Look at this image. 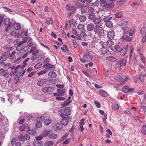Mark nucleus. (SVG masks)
I'll return each instance as SVG.
<instances>
[{
  "instance_id": "nucleus-1",
  "label": "nucleus",
  "mask_w": 146,
  "mask_h": 146,
  "mask_svg": "<svg viewBox=\"0 0 146 146\" xmlns=\"http://www.w3.org/2000/svg\"><path fill=\"white\" fill-rule=\"evenodd\" d=\"M26 45L24 44H22V42H21L18 44L16 47V50L19 52L18 54L20 55H23L26 52V50L25 48L26 47Z\"/></svg>"
},
{
  "instance_id": "nucleus-2",
  "label": "nucleus",
  "mask_w": 146,
  "mask_h": 146,
  "mask_svg": "<svg viewBox=\"0 0 146 146\" xmlns=\"http://www.w3.org/2000/svg\"><path fill=\"white\" fill-rule=\"evenodd\" d=\"M94 31L95 34H98L99 36H104V30H103V28L100 27V25L98 26V25H96L94 29ZM105 32H107L105 31Z\"/></svg>"
},
{
  "instance_id": "nucleus-3",
  "label": "nucleus",
  "mask_w": 146,
  "mask_h": 146,
  "mask_svg": "<svg viewBox=\"0 0 146 146\" xmlns=\"http://www.w3.org/2000/svg\"><path fill=\"white\" fill-rule=\"evenodd\" d=\"M60 117L62 118L60 121L61 123L64 125H67L68 123V120L69 119V116L63 113H60Z\"/></svg>"
},
{
  "instance_id": "nucleus-4",
  "label": "nucleus",
  "mask_w": 146,
  "mask_h": 146,
  "mask_svg": "<svg viewBox=\"0 0 146 146\" xmlns=\"http://www.w3.org/2000/svg\"><path fill=\"white\" fill-rule=\"evenodd\" d=\"M127 60L126 59L122 58L119 60L116 63V66L118 68L121 69L126 64Z\"/></svg>"
},
{
  "instance_id": "nucleus-5",
  "label": "nucleus",
  "mask_w": 146,
  "mask_h": 146,
  "mask_svg": "<svg viewBox=\"0 0 146 146\" xmlns=\"http://www.w3.org/2000/svg\"><path fill=\"white\" fill-rule=\"evenodd\" d=\"M75 5L77 8L80 7V11L82 14L85 13L87 12V9L86 7L83 6H80V3L75 4Z\"/></svg>"
},
{
  "instance_id": "nucleus-6",
  "label": "nucleus",
  "mask_w": 146,
  "mask_h": 146,
  "mask_svg": "<svg viewBox=\"0 0 146 146\" xmlns=\"http://www.w3.org/2000/svg\"><path fill=\"white\" fill-rule=\"evenodd\" d=\"M110 11H107V9H105L104 10H102L101 11H100L99 15V16L100 17L102 18L104 17L105 16L107 15H109Z\"/></svg>"
},
{
  "instance_id": "nucleus-7",
  "label": "nucleus",
  "mask_w": 146,
  "mask_h": 146,
  "mask_svg": "<svg viewBox=\"0 0 146 146\" xmlns=\"http://www.w3.org/2000/svg\"><path fill=\"white\" fill-rule=\"evenodd\" d=\"M83 58L86 62H89L91 61L92 59V57L91 55L89 54H84L83 56Z\"/></svg>"
},
{
  "instance_id": "nucleus-8",
  "label": "nucleus",
  "mask_w": 146,
  "mask_h": 146,
  "mask_svg": "<svg viewBox=\"0 0 146 146\" xmlns=\"http://www.w3.org/2000/svg\"><path fill=\"white\" fill-rule=\"evenodd\" d=\"M43 66L48 70H51L52 68H54L55 66L54 65H52L49 63H46L44 64Z\"/></svg>"
},
{
  "instance_id": "nucleus-9",
  "label": "nucleus",
  "mask_w": 146,
  "mask_h": 146,
  "mask_svg": "<svg viewBox=\"0 0 146 146\" xmlns=\"http://www.w3.org/2000/svg\"><path fill=\"white\" fill-rule=\"evenodd\" d=\"M65 8L66 10L68 11H73V12H75L76 11V8L69 4H67Z\"/></svg>"
},
{
  "instance_id": "nucleus-10",
  "label": "nucleus",
  "mask_w": 146,
  "mask_h": 146,
  "mask_svg": "<svg viewBox=\"0 0 146 146\" xmlns=\"http://www.w3.org/2000/svg\"><path fill=\"white\" fill-rule=\"evenodd\" d=\"M115 33L113 31H111L108 33L107 36L108 38L110 40H112L115 37Z\"/></svg>"
},
{
  "instance_id": "nucleus-11",
  "label": "nucleus",
  "mask_w": 146,
  "mask_h": 146,
  "mask_svg": "<svg viewBox=\"0 0 146 146\" xmlns=\"http://www.w3.org/2000/svg\"><path fill=\"white\" fill-rule=\"evenodd\" d=\"M62 125L59 123H56L53 126V128L55 131L61 130L62 128Z\"/></svg>"
},
{
  "instance_id": "nucleus-12",
  "label": "nucleus",
  "mask_w": 146,
  "mask_h": 146,
  "mask_svg": "<svg viewBox=\"0 0 146 146\" xmlns=\"http://www.w3.org/2000/svg\"><path fill=\"white\" fill-rule=\"evenodd\" d=\"M47 81L48 80L46 79H42L38 82L37 85L38 86H41L44 84H46L47 82Z\"/></svg>"
},
{
  "instance_id": "nucleus-13",
  "label": "nucleus",
  "mask_w": 146,
  "mask_h": 146,
  "mask_svg": "<svg viewBox=\"0 0 146 146\" xmlns=\"http://www.w3.org/2000/svg\"><path fill=\"white\" fill-rule=\"evenodd\" d=\"M95 27L93 23H89L87 25L86 27V29L88 31L91 32L94 30Z\"/></svg>"
},
{
  "instance_id": "nucleus-14",
  "label": "nucleus",
  "mask_w": 146,
  "mask_h": 146,
  "mask_svg": "<svg viewBox=\"0 0 146 146\" xmlns=\"http://www.w3.org/2000/svg\"><path fill=\"white\" fill-rule=\"evenodd\" d=\"M57 91L59 94V96H62L64 95V94L65 93V89L62 88L57 89Z\"/></svg>"
},
{
  "instance_id": "nucleus-15",
  "label": "nucleus",
  "mask_w": 146,
  "mask_h": 146,
  "mask_svg": "<svg viewBox=\"0 0 146 146\" xmlns=\"http://www.w3.org/2000/svg\"><path fill=\"white\" fill-rule=\"evenodd\" d=\"M0 74L5 77L8 78L9 77V74L8 73L7 70H4L3 69L1 71Z\"/></svg>"
},
{
  "instance_id": "nucleus-16",
  "label": "nucleus",
  "mask_w": 146,
  "mask_h": 146,
  "mask_svg": "<svg viewBox=\"0 0 146 146\" xmlns=\"http://www.w3.org/2000/svg\"><path fill=\"white\" fill-rule=\"evenodd\" d=\"M146 112V106H142L141 107L139 110V113L141 115H144Z\"/></svg>"
},
{
  "instance_id": "nucleus-17",
  "label": "nucleus",
  "mask_w": 146,
  "mask_h": 146,
  "mask_svg": "<svg viewBox=\"0 0 146 146\" xmlns=\"http://www.w3.org/2000/svg\"><path fill=\"white\" fill-rule=\"evenodd\" d=\"M10 52H6L3 53L0 57V60L1 61H4L7 58V56L6 55L7 54H9Z\"/></svg>"
},
{
  "instance_id": "nucleus-18",
  "label": "nucleus",
  "mask_w": 146,
  "mask_h": 146,
  "mask_svg": "<svg viewBox=\"0 0 146 146\" xmlns=\"http://www.w3.org/2000/svg\"><path fill=\"white\" fill-rule=\"evenodd\" d=\"M53 90V88L50 87H45L42 88V91L44 93L51 92Z\"/></svg>"
},
{
  "instance_id": "nucleus-19",
  "label": "nucleus",
  "mask_w": 146,
  "mask_h": 146,
  "mask_svg": "<svg viewBox=\"0 0 146 146\" xmlns=\"http://www.w3.org/2000/svg\"><path fill=\"white\" fill-rule=\"evenodd\" d=\"M99 93L101 96L105 97L107 96L108 93L103 90H100L99 91Z\"/></svg>"
},
{
  "instance_id": "nucleus-20",
  "label": "nucleus",
  "mask_w": 146,
  "mask_h": 146,
  "mask_svg": "<svg viewBox=\"0 0 146 146\" xmlns=\"http://www.w3.org/2000/svg\"><path fill=\"white\" fill-rule=\"evenodd\" d=\"M106 60L109 61L111 62H115L117 61V59L115 58L112 56H109L107 57L106 58Z\"/></svg>"
},
{
  "instance_id": "nucleus-21",
  "label": "nucleus",
  "mask_w": 146,
  "mask_h": 146,
  "mask_svg": "<svg viewBox=\"0 0 146 146\" xmlns=\"http://www.w3.org/2000/svg\"><path fill=\"white\" fill-rule=\"evenodd\" d=\"M128 23V21H122L119 22V25L121 26L122 29L125 27H127L126 25Z\"/></svg>"
},
{
  "instance_id": "nucleus-22",
  "label": "nucleus",
  "mask_w": 146,
  "mask_h": 146,
  "mask_svg": "<svg viewBox=\"0 0 146 146\" xmlns=\"http://www.w3.org/2000/svg\"><path fill=\"white\" fill-rule=\"evenodd\" d=\"M128 45H126L125 48H123L122 50L121 51L120 55L121 56H123L125 54L127 51V49L128 48Z\"/></svg>"
},
{
  "instance_id": "nucleus-23",
  "label": "nucleus",
  "mask_w": 146,
  "mask_h": 146,
  "mask_svg": "<svg viewBox=\"0 0 146 146\" xmlns=\"http://www.w3.org/2000/svg\"><path fill=\"white\" fill-rule=\"evenodd\" d=\"M64 112L66 115H70L71 113V109L70 107H67L65 108L64 110Z\"/></svg>"
},
{
  "instance_id": "nucleus-24",
  "label": "nucleus",
  "mask_w": 146,
  "mask_h": 146,
  "mask_svg": "<svg viewBox=\"0 0 146 146\" xmlns=\"http://www.w3.org/2000/svg\"><path fill=\"white\" fill-rule=\"evenodd\" d=\"M121 38L126 41L130 42L132 40V38L131 37L126 35L122 36Z\"/></svg>"
},
{
  "instance_id": "nucleus-25",
  "label": "nucleus",
  "mask_w": 146,
  "mask_h": 146,
  "mask_svg": "<svg viewBox=\"0 0 146 146\" xmlns=\"http://www.w3.org/2000/svg\"><path fill=\"white\" fill-rule=\"evenodd\" d=\"M23 35L22 36V38L23 41L21 42H22V44H24L27 41V33L25 32L23 33Z\"/></svg>"
},
{
  "instance_id": "nucleus-26",
  "label": "nucleus",
  "mask_w": 146,
  "mask_h": 146,
  "mask_svg": "<svg viewBox=\"0 0 146 146\" xmlns=\"http://www.w3.org/2000/svg\"><path fill=\"white\" fill-rule=\"evenodd\" d=\"M16 52L15 51H13L9 56V58L11 60H15L16 59V56L15 55Z\"/></svg>"
},
{
  "instance_id": "nucleus-27",
  "label": "nucleus",
  "mask_w": 146,
  "mask_h": 146,
  "mask_svg": "<svg viewBox=\"0 0 146 146\" xmlns=\"http://www.w3.org/2000/svg\"><path fill=\"white\" fill-rule=\"evenodd\" d=\"M13 27L15 29L17 30H19L21 29V25L19 23L15 22L13 24Z\"/></svg>"
},
{
  "instance_id": "nucleus-28",
  "label": "nucleus",
  "mask_w": 146,
  "mask_h": 146,
  "mask_svg": "<svg viewBox=\"0 0 146 146\" xmlns=\"http://www.w3.org/2000/svg\"><path fill=\"white\" fill-rule=\"evenodd\" d=\"M33 145L34 146H42L43 143L40 141L35 140L33 143Z\"/></svg>"
},
{
  "instance_id": "nucleus-29",
  "label": "nucleus",
  "mask_w": 146,
  "mask_h": 146,
  "mask_svg": "<svg viewBox=\"0 0 146 146\" xmlns=\"http://www.w3.org/2000/svg\"><path fill=\"white\" fill-rule=\"evenodd\" d=\"M48 76L50 78H54L57 76V74L55 72L53 71H50L49 72Z\"/></svg>"
},
{
  "instance_id": "nucleus-30",
  "label": "nucleus",
  "mask_w": 146,
  "mask_h": 146,
  "mask_svg": "<svg viewBox=\"0 0 146 146\" xmlns=\"http://www.w3.org/2000/svg\"><path fill=\"white\" fill-rule=\"evenodd\" d=\"M101 21V19L99 18L96 17L93 20L94 23L96 25L99 24Z\"/></svg>"
},
{
  "instance_id": "nucleus-31",
  "label": "nucleus",
  "mask_w": 146,
  "mask_h": 146,
  "mask_svg": "<svg viewBox=\"0 0 146 146\" xmlns=\"http://www.w3.org/2000/svg\"><path fill=\"white\" fill-rule=\"evenodd\" d=\"M10 20L8 18H5L3 20V23L5 25H9L10 24H12L10 22Z\"/></svg>"
},
{
  "instance_id": "nucleus-32",
  "label": "nucleus",
  "mask_w": 146,
  "mask_h": 146,
  "mask_svg": "<svg viewBox=\"0 0 146 146\" xmlns=\"http://www.w3.org/2000/svg\"><path fill=\"white\" fill-rule=\"evenodd\" d=\"M105 25L107 27L109 28H111L113 27V23L110 20L106 22Z\"/></svg>"
},
{
  "instance_id": "nucleus-33",
  "label": "nucleus",
  "mask_w": 146,
  "mask_h": 146,
  "mask_svg": "<svg viewBox=\"0 0 146 146\" xmlns=\"http://www.w3.org/2000/svg\"><path fill=\"white\" fill-rule=\"evenodd\" d=\"M134 50L133 46L132 45H131L129 47L130 53L129 55V58H132V54L133 53Z\"/></svg>"
},
{
  "instance_id": "nucleus-34",
  "label": "nucleus",
  "mask_w": 146,
  "mask_h": 146,
  "mask_svg": "<svg viewBox=\"0 0 146 146\" xmlns=\"http://www.w3.org/2000/svg\"><path fill=\"white\" fill-rule=\"evenodd\" d=\"M102 18H103V20L106 23L108 21H110L111 18V17H110L109 15L105 16L104 17H102Z\"/></svg>"
},
{
  "instance_id": "nucleus-35",
  "label": "nucleus",
  "mask_w": 146,
  "mask_h": 146,
  "mask_svg": "<svg viewBox=\"0 0 146 146\" xmlns=\"http://www.w3.org/2000/svg\"><path fill=\"white\" fill-rule=\"evenodd\" d=\"M114 48L118 52H120L123 48L122 46H119L118 44H116Z\"/></svg>"
},
{
  "instance_id": "nucleus-36",
  "label": "nucleus",
  "mask_w": 146,
  "mask_h": 146,
  "mask_svg": "<svg viewBox=\"0 0 146 146\" xmlns=\"http://www.w3.org/2000/svg\"><path fill=\"white\" fill-rule=\"evenodd\" d=\"M96 17V15L93 13H91L89 14L88 18L90 20H93Z\"/></svg>"
},
{
  "instance_id": "nucleus-37",
  "label": "nucleus",
  "mask_w": 146,
  "mask_h": 146,
  "mask_svg": "<svg viewBox=\"0 0 146 146\" xmlns=\"http://www.w3.org/2000/svg\"><path fill=\"white\" fill-rule=\"evenodd\" d=\"M113 44V42L112 40H109L106 42V45L108 47H111Z\"/></svg>"
},
{
  "instance_id": "nucleus-38",
  "label": "nucleus",
  "mask_w": 146,
  "mask_h": 146,
  "mask_svg": "<svg viewBox=\"0 0 146 146\" xmlns=\"http://www.w3.org/2000/svg\"><path fill=\"white\" fill-rule=\"evenodd\" d=\"M57 135L55 133H52L49 135V138L52 139H56L57 138Z\"/></svg>"
},
{
  "instance_id": "nucleus-39",
  "label": "nucleus",
  "mask_w": 146,
  "mask_h": 146,
  "mask_svg": "<svg viewBox=\"0 0 146 146\" xmlns=\"http://www.w3.org/2000/svg\"><path fill=\"white\" fill-rule=\"evenodd\" d=\"M102 6L107 8H112L114 7V5L112 3L109 4L107 3L106 5H103Z\"/></svg>"
},
{
  "instance_id": "nucleus-40",
  "label": "nucleus",
  "mask_w": 146,
  "mask_h": 146,
  "mask_svg": "<svg viewBox=\"0 0 146 146\" xmlns=\"http://www.w3.org/2000/svg\"><path fill=\"white\" fill-rule=\"evenodd\" d=\"M86 17L85 15H82L79 17V20L81 22H83L86 21Z\"/></svg>"
},
{
  "instance_id": "nucleus-41",
  "label": "nucleus",
  "mask_w": 146,
  "mask_h": 146,
  "mask_svg": "<svg viewBox=\"0 0 146 146\" xmlns=\"http://www.w3.org/2000/svg\"><path fill=\"white\" fill-rule=\"evenodd\" d=\"M135 29L134 27H133L131 28L129 33V35L131 36L135 33Z\"/></svg>"
},
{
  "instance_id": "nucleus-42",
  "label": "nucleus",
  "mask_w": 146,
  "mask_h": 146,
  "mask_svg": "<svg viewBox=\"0 0 146 146\" xmlns=\"http://www.w3.org/2000/svg\"><path fill=\"white\" fill-rule=\"evenodd\" d=\"M129 86H125L123 87L121 89V91L125 93L128 92V88Z\"/></svg>"
},
{
  "instance_id": "nucleus-43",
  "label": "nucleus",
  "mask_w": 146,
  "mask_h": 146,
  "mask_svg": "<svg viewBox=\"0 0 146 146\" xmlns=\"http://www.w3.org/2000/svg\"><path fill=\"white\" fill-rule=\"evenodd\" d=\"M42 65V63L39 62L36 64L34 66V68L35 69H37L41 68Z\"/></svg>"
},
{
  "instance_id": "nucleus-44",
  "label": "nucleus",
  "mask_w": 146,
  "mask_h": 146,
  "mask_svg": "<svg viewBox=\"0 0 146 146\" xmlns=\"http://www.w3.org/2000/svg\"><path fill=\"white\" fill-rule=\"evenodd\" d=\"M68 47L65 44H64L62 47L61 48L62 51L63 52H66V51H69V50L67 48Z\"/></svg>"
},
{
  "instance_id": "nucleus-45",
  "label": "nucleus",
  "mask_w": 146,
  "mask_h": 146,
  "mask_svg": "<svg viewBox=\"0 0 146 146\" xmlns=\"http://www.w3.org/2000/svg\"><path fill=\"white\" fill-rule=\"evenodd\" d=\"M141 132L143 134L146 135V125H144L142 126Z\"/></svg>"
},
{
  "instance_id": "nucleus-46",
  "label": "nucleus",
  "mask_w": 146,
  "mask_h": 146,
  "mask_svg": "<svg viewBox=\"0 0 146 146\" xmlns=\"http://www.w3.org/2000/svg\"><path fill=\"white\" fill-rule=\"evenodd\" d=\"M27 125L24 124H23L19 128L20 130L21 131H24L25 130V129H27Z\"/></svg>"
},
{
  "instance_id": "nucleus-47",
  "label": "nucleus",
  "mask_w": 146,
  "mask_h": 146,
  "mask_svg": "<svg viewBox=\"0 0 146 146\" xmlns=\"http://www.w3.org/2000/svg\"><path fill=\"white\" fill-rule=\"evenodd\" d=\"M71 22L72 23L74 27H76V26L77 23H76V21L75 20L73 19H72L71 20H70L69 21V23L71 24Z\"/></svg>"
},
{
  "instance_id": "nucleus-48",
  "label": "nucleus",
  "mask_w": 146,
  "mask_h": 146,
  "mask_svg": "<svg viewBox=\"0 0 146 146\" xmlns=\"http://www.w3.org/2000/svg\"><path fill=\"white\" fill-rule=\"evenodd\" d=\"M54 142L52 141H49L46 142L44 145L45 146H50L53 144Z\"/></svg>"
},
{
  "instance_id": "nucleus-49",
  "label": "nucleus",
  "mask_w": 146,
  "mask_h": 146,
  "mask_svg": "<svg viewBox=\"0 0 146 146\" xmlns=\"http://www.w3.org/2000/svg\"><path fill=\"white\" fill-rule=\"evenodd\" d=\"M140 76L139 77L138 75H136L134 77V81L135 83L137 82L139 80V79H140V76H141V74H140Z\"/></svg>"
},
{
  "instance_id": "nucleus-50",
  "label": "nucleus",
  "mask_w": 146,
  "mask_h": 146,
  "mask_svg": "<svg viewBox=\"0 0 146 146\" xmlns=\"http://www.w3.org/2000/svg\"><path fill=\"white\" fill-rule=\"evenodd\" d=\"M21 77V74H17L15 76L14 80L15 81H17V82L19 80V79L20 77Z\"/></svg>"
},
{
  "instance_id": "nucleus-51",
  "label": "nucleus",
  "mask_w": 146,
  "mask_h": 146,
  "mask_svg": "<svg viewBox=\"0 0 146 146\" xmlns=\"http://www.w3.org/2000/svg\"><path fill=\"white\" fill-rule=\"evenodd\" d=\"M13 24H10L9 25H7V27L5 29V31L7 32H9L11 31V29L12 26Z\"/></svg>"
},
{
  "instance_id": "nucleus-52",
  "label": "nucleus",
  "mask_w": 146,
  "mask_h": 146,
  "mask_svg": "<svg viewBox=\"0 0 146 146\" xmlns=\"http://www.w3.org/2000/svg\"><path fill=\"white\" fill-rule=\"evenodd\" d=\"M123 33L124 34H126L128 33L129 31V29L127 27H125L122 28Z\"/></svg>"
},
{
  "instance_id": "nucleus-53",
  "label": "nucleus",
  "mask_w": 146,
  "mask_h": 146,
  "mask_svg": "<svg viewBox=\"0 0 146 146\" xmlns=\"http://www.w3.org/2000/svg\"><path fill=\"white\" fill-rule=\"evenodd\" d=\"M84 29V26L81 24L78 25L76 28L77 29H78L80 31H82Z\"/></svg>"
},
{
  "instance_id": "nucleus-54",
  "label": "nucleus",
  "mask_w": 146,
  "mask_h": 146,
  "mask_svg": "<svg viewBox=\"0 0 146 146\" xmlns=\"http://www.w3.org/2000/svg\"><path fill=\"white\" fill-rule=\"evenodd\" d=\"M115 80L118 82H120L123 79L122 78L121 76L119 75H118L115 77Z\"/></svg>"
},
{
  "instance_id": "nucleus-55",
  "label": "nucleus",
  "mask_w": 146,
  "mask_h": 146,
  "mask_svg": "<svg viewBox=\"0 0 146 146\" xmlns=\"http://www.w3.org/2000/svg\"><path fill=\"white\" fill-rule=\"evenodd\" d=\"M109 50H106L104 48L100 50V53L101 54L104 55L107 53L108 52H109Z\"/></svg>"
},
{
  "instance_id": "nucleus-56",
  "label": "nucleus",
  "mask_w": 146,
  "mask_h": 146,
  "mask_svg": "<svg viewBox=\"0 0 146 146\" xmlns=\"http://www.w3.org/2000/svg\"><path fill=\"white\" fill-rule=\"evenodd\" d=\"M51 120L50 119H46L44 122V125H49L51 123Z\"/></svg>"
},
{
  "instance_id": "nucleus-57",
  "label": "nucleus",
  "mask_w": 146,
  "mask_h": 146,
  "mask_svg": "<svg viewBox=\"0 0 146 146\" xmlns=\"http://www.w3.org/2000/svg\"><path fill=\"white\" fill-rule=\"evenodd\" d=\"M119 106L117 104H114L112 106V109L115 110H117L118 109Z\"/></svg>"
},
{
  "instance_id": "nucleus-58",
  "label": "nucleus",
  "mask_w": 146,
  "mask_h": 146,
  "mask_svg": "<svg viewBox=\"0 0 146 146\" xmlns=\"http://www.w3.org/2000/svg\"><path fill=\"white\" fill-rule=\"evenodd\" d=\"M49 133V131L46 130H45L43 131L42 135L43 136L46 137L48 135Z\"/></svg>"
},
{
  "instance_id": "nucleus-59",
  "label": "nucleus",
  "mask_w": 146,
  "mask_h": 146,
  "mask_svg": "<svg viewBox=\"0 0 146 146\" xmlns=\"http://www.w3.org/2000/svg\"><path fill=\"white\" fill-rule=\"evenodd\" d=\"M18 139L21 141H25L24 136L22 134H20L18 137Z\"/></svg>"
},
{
  "instance_id": "nucleus-60",
  "label": "nucleus",
  "mask_w": 146,
  "mask_h": 146,
  "mask_svg": "<svg viewBox=\"0 0 146 146\" xmlns=\"http://www.w3.org/2000/svg\"><path fill=\"white\" fill-rule=\"evenodd\" d=\"M71 138H69L67 139L65 141L63 142L62 144L64 145L69 144L71 141Z\"/></svg>"
},
{
  "instance_id": "nucleus-61",
  "label": "nucleus",
  "mask_w": 146,
  "mask_h": 146,
  "mask_svg": "<svg viewBox=\"0 0 146 146\" xmlns=\"http://www.w3.org/2000/svg\"><path fill=\"white\" fill-rule=\"evenodd\" d=\"M30 58H28L26 59L23 62V65L22 67H25L27 65V62L29 60Z\"/></svg>"
},
{
  "instance_id": "nucleus-62",
  "label": "nucleus",
  "mask_w": 146,
  "mask_h": 146,
  "mask_svg": "<svg viewBox=\"0 0 146 146\" xmlns=\"http://www.w3.org/2000/svg\"><path fill=\"white\" fill-rule=\"evenodd\" d=\"M47 72V71L46 70H43L42 71H40L39 72L38 74V75L39 76L40 75H42L43 74H45Z\"/></svg>"
},
{
  "instance_id": "nucleus-63",
  "label": "nucleus",
  "mask_w": 146,
  "mask_h": 146,
  "mask_svg": "<svg viewBox=\"0 0 146 146\" xmlns=\"http://www.w3.org/2000/svg\"><path fill=\"white\" fill-rule=\"evenodd\" d=\"M122 15V13L121 12H118L116 13L115 17L117 18L121 17Z\"/></svg>"
},
{
  "instance_id": "nucleus-64",
  "label": "nucleus",
  "mask_w": 146,
  "mask_h": 146,
  "mask_svg": "<svg viewBox=\"0 0 146 146\" xmlns=\"http://www.w3.org/2000/svg\"><path fill=\"white\" fill-rule=\"evenodd\" d=\"M35 126L37 127L40 128L42 127V123L41 122L39 121L35 124Z\"/></svg>"
}]
</instances>
